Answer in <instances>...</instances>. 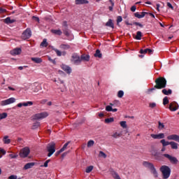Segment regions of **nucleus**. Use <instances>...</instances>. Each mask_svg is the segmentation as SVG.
<instances>
[{"label": "nucleus", "instance_id": "obj_1", "mask_svg": "<svg viewBox=\"0 0 179 179\" xmlns=\"http://www.w3.org/2000/svg\"><path fill=\"white\" fill-rule=\"evenodd\" d=\"M155 85L154 87L151 89H148V92H153V90H156V89L162 90L164 89L166 86H167V80L164 77H159L155 79Z\"/></svg>", "mask_w": 179, "mask_h": 179}, {"label": "nucleus", "instance_id": "obj_2", "mask_svg": "<svg viewBox=\"0 0 179 179\" xmlns=\"http://www.w3.org/2000/svg\"><path fill=\"white\" fill-rule=\"evenodd\" d=\"M143 166L145 167V169H148L152 173V174L154 176L155 178H157L159 177V174L157 173V171L156 170V168H155V165L152 164L151 162L144 161L143 162Z\"/></svg>", "mask_w": 179, "mask_h": 179}, {"label": "nucleus", "instance_id": "obj_3", "mask_svg": "<svg viewBox=\"0 0 179 179\" xmlns=\"http://www.w3.org/2000/svg\"><path fill=\"white\" fill-rule=\"evenodd\" d=\"M159 170L162 174L163 179H167L170 177V175L171 174V169L170 167L163 165L160 167Z\"/></svg>", "mask_w": 179, "mask_h": 179}, {"label": "nucleus", "instance_id": "obj_4", "mask_svg": "<svg viewBox=\"0 0 179 179\" xmlns=\"http://www.w3.org/2000/svg\"><path fill=\"white\" fill-rule=\"evenodd\" d=\"M46 150L48 152V157H51L55 153V143L52 142L48 144Z\"/></svg>", "mask_w": 179, "mask_h": 179}, {"label": "nucleus", "instance_id": "obj_5", "mask_svg": "<svg viewBox=\"0 0 179 179\" xmlns=\"http://www.w3.org/2000/svg\"><path fill=\"white\" fill-rule=\"evenodd\" d=\"M71 62L74 65H80L82 63V59H80V57L78 53H73L71 55Z\"/></svg>", "mask_w": 179, "mask_h": 179}, {"label": "nucleus", "instance_id": "obj_6", "mask_svg": "<svg viewBox=\"0 0 179 179\" xmlns=\"http://www.w3.org/2000/svg\"><path fill=\"white\" fill-rule=\"evenodd\" d=\"M162 156L166 157L171 164H178V159L176 157H173L169 154H163Z\"/></svg>", "mask_w": 179, "mask_h": 179}, {"label": "nucleus", "instance_id": "obj_7", "mask_svg": "<svg viewBox=\"0 0 179 179\" xmlns=\"http://www.w3.org/2000/svg\"><path fill=\"white\" fill-rule=\"evenodd\" d=\"M46 117H48V113L46 112L36 113L34 115L33 120H43V118H46Z\"/></svg>", "mask_w": 179, "mask_h": 179}, {"label": "nucleus", "instance_id": "obj_8", "mask_svg": "<svg viewBox=\"0 0 179 179\" xmlns=\"http://www.w3.org/2000/svg\"><path fill=\"white\" fill-rule=\"evenodd\" d=\"M30 37H31V29H30L29 28H27V29L22 33V38H23V40H27V39H29Z\"/></svg>", "mask_w": 179, "mask_h": 179}, {"label": "nucleus", "instance_id": "obj_9", "mask_svg": "<svg viewBox=\"0 0 179 179\" xmlns=\"http://www.w3.org/2000/svg\"><path fill=\"white\" fill-rule=\"evenodd\" d=\"M30 154V148L28 147L24 148L20 152V157H27Z\"/></svg>", "mask_w": 179, "mask_h": 179}, {"label": "nucleus", "instance_id": "obj_10", "mask_svg": "<svg viewBox=\"0 0 179 179\" xmlns=\"http://www.w3.org/2000/svg\"><path fill=\"white\" fill-rule=\"evenodd\" d=\"M16 101V99L11 97L10 99H6L4 101H2L1 103V106H8L9 104H12Z\"/></svg>", "mask_w": 179, "mask_h": 179}, {"label": "nucleus", "instance_id": "obj_11", "mask_svg": "<svg viewBox=\"0 0 179 179\" xmlns=\"http://www.w3.org/2000/svg\"><path fill=\"white\" fill-rule=\"evenodd\" d=\"M113 107H116L114 102L110 103V106H106V111H112V113H117L118 111V109L117 108H113Z\"/></svg>", "mask_w": 179, "mask_h": 179}, {"label": "nucleus", "instance_id": "obj_12", "mask_svg": "<svg viewBox=\"0 0 179 179\" xmlns=\"http://www.w3.org/2000/svg\"><path fill=\"white\" fill-rule=\"evenodd\" d=\"M166 138L168 141H175L176 142H178L179 143V136L177 134H171L168 136Z\"/></svg>", "mask_w": 179, "mask_h": 179}, {"label": "nucleus", "instance_id": "obj_13", "mask_svg": "<svg viewBox=\"0 0 179 179\" xmlns=\"http://www.w3.org/2000/svg\"><path fill=\"white\" fill-rule=\"evenodd\" d=\"M151 138L152 139H164V133H160L158 134H150Z\"/></svg>", "mask_w": 179, "mask_h": 179}, {"label": "nucleus", "instance_id": "obj_14", "mask_svg": "<svg viewBox=\"0 0 179 179\" xmlns=\"http://www.w3.org/2000/svg\"><path fill=\"white\" fill-rule=\"evenodd\" d=\"M62 69L64 71V72L67 73L69 75L72 72V69L69 66L62 64Z\"/></svg>", "mask_w": 179, "mask_h": 179}, {"label": "nucleus", "instance_id": "obj_15", "mask_svg": "<svg viewBox=\"0 0 179 179\" xmlns=\"http://www.w3.org/2000/svg\"><path fill=\"white\" fill-rule=\"evenodd\" d=\"M169 110L171 111H177L178 110V106L176 102H172L169 104Z\"/></svg>", "mask_w": 179, "mask_h": 179}, {"label": "nucleus", "instance_id": "obj_16", "mask_svg": "<svg viewBox=\"0 0 179 179\" xmlns=\"http://www.w3.org/2000/svg\"><path fill=\"white\" fill-rule=\"evenodd\" d=\"M11 55H19L22 54V49L21 48H15L10 51Z\"/></svg>", "mask_w": 179, "mask_h": 179}, {"label": "nucleus", "instance_id": "obj_17", "mask_svg": "<svg viewBox=\"0 0 179 179\" xmlns=\"http://www.w3.org/2000/svg\"><path fill=\"white\" fill-rule=\"evenodd\" d=\"M34 166H36L35 162H29L24 166L23 170H29V169L33 168Z\"/></svg>", "mask_w": 179, "mask_h": 179}, {"label": "nucleus", "instance_id": "obj_18", "mask_svg": "<svg viewBox=\"0 0 179 179\" xmlns=\"http://www.w3.org/2000/svg\"><path fill=\"white\" fill-rule=\"evenodd\" d=\"M147 12H142L141 14H139V13H134V16L135 17H137L138 19H142L143 17H145V16H146V15H148Z\"/></svg>", "mask_w": 179, "mask_h": 179}, {"label": "nucleus", "instance_id": "obj_19", "mask_svg": "<svg viewBox=\"0 0 179 179\" xmlns=\"http://www.w3.org/2000/svg\"><path fill=\"white\" fill-rule=\"evenodd\" d=\"M3 22L4 23H6V24H12V23H15L16 20L10 19V17H7L6 19L3 20Z\"/></svg>", "mask_w": 179, "mask_h": 179}, {"label": "nucleus", "instance_id": "obj_20", "mask_svg": "<svg viewBox=\"0 0 179 179\" xmlns=\"http://www.w3.org/2000/svg\"><path fill=\"white\" fill-rule=\"evenodd\" d=\"M80 58L81 61H85L86 62H89L90 61V56L89 55H82Z\"/></svg>", "mask_w": 179, "mask_h": 179}, {"label": "nucleus", "instance_id": "obj_21", "mask_svg": "<svg viewBox=\"0 0 179 179\" xmlns=\"http://www.w3.org/2000/svg\"><path fill=\"white\" fill-rule=\"evenodd\" d=\"M31 59L33 62H35V64H41V62H43V59L40 57H31Z\"/></svg>", "mask_w": 179, "mask_h": 179}, {"label": "nucleus", "instance_id": "obj_22", "mask_svg": "<svg viewBox=\"0 0 179 179\" xmlns=\"http://www.w3.org/2000/svg\"><path fill=\"white\" fill-rule=\"evenodd\" d=\"M86 3H89L87 0H76V5H85Z\"/></svg>", "mask_w": 179, "mask_h": 179}, {"label": "nucleus", "instance_id": "obj_23", "mask_svg": "<svg viewBox=\"0 0 179 179\" xmlns=\"http://www.w3.org/2000/svg\"><path fill=\"white\" fill-rule=\"evenodd\" d=\"M106 26L107 27H111V29H114V22H113V20L109 19L108 21L106 23Z\"/></svg>", "mask_w": 179, "mask_h": 179}, {"label": "nucleus", "instance_id": "obj_24", "mask_svg": "<svg viewBox=\"0 0 179 179\" xmlns=\"http://www.w3.org/2000/svg\"><path fill=\"white\" fill-rule=\"evenodd\" d=\"M171 149H174L177 150L178 149V143L174 142V141H171L170 144Z\"/></svg>", "mask_w": 179, "mask_h": 179}, {"label": "nucleus", "instance_id": "obj_25", "mask_svg": "<svg viewBox=\"0 0 179 179\" xmlns=\"http://www.w3.org/2000/svg\"><path fill=\"white\" fill-rule=\"evenodd\" d=\"M162 92L165 96H170V94L173 93V91L170 89H169L168 90L166 89H163Z\"/></svg>", "mask_w": 179, "mask_h": 179}, {"label": "nucleus", "instance_id": "obj_26", "mask_svg": "<svg viewBox=\"0 0 179 179\" xmlns=\"http://www.w3.org/2000/svg\"><path fill=\"white\" fill-rule=\"evenodd\" d=\"M51 33L56 34V36H61L62 34V31H61V29H52Z\"/></svg>", "mask_w": 179, "mask_h": 179}, {"label": "nucleus", "instance_id": "obj_27", "mask_svg": "<svg viewBox=\"0 0 179 179\" xmlns=\"http://www.w3.org/2000/svg\"><path fill=\"white\" fill-rule=\"evenodd\" d=\"M94 56L96 58H101L103 57V55L101 54V52H100V50L97 49L94 55Z\"/></svg>", "mask_w": 179, "mask_h": 179}, {"label": "nucleus", "instance_id": "obj_28", "mask_svg": "<svg viewBox=\"0 0 179 179\" xmlns=\"http://www.w3.org/2000/svg\"><path fill=\"white\" fill-rule=\"evenodd\" d=\"M160 143L162 144L163 148H166V146H169V145H170L171 141H166L165 139H162L160 141Z\"/></svg>", "mask_w": 179, "mask_h": 179}, {"label": "nucleus", "instance_id": "obj_29", "mask_svg": "<svg viewBox=\"0 0 179 179\" xmlns=\"http://www.w3.org/2000/svg\"><path fill=\"white\" fill-rule=\"evenodd\" d=\"M59 48L62 50H69V48H71V45L69 44H61Z\"/></svg>", "mask_w": 179, "mask_h": 179}, {"label": "nucleus", "instance_id": "obj_30", "mask_svg": "<svg viewBox=\"0 0 179 179\" xmlns=\"http://www.w3.org/2000/svg\"><path fill=\"white\" fill-rule=\"evenodd\" d=\"M136 40H142V32L141 31H138L136 32V36L134 37Z\"/></svg>", "mask_w": 179, "mask_h": 179}, {"label": "nucleus", "instance_id": "obj_31", "mask_svg": "<svg viewBox=\"0 0 179 179\" xmlns=\"http://www.w3.org/2000/svg\"><path fill=\"white\" fill-rule=\"evenodd\" d=\"M63 33L64 35L66 36V37H69L71 36V33L69 32V29H62Z\"/></svg>", "mask_w": 179, "mask_h": 179}, {"label": "nucleus", "instance_id": "obj_32", "mask_svg": "<svg viewBox=\"0 0 179 179\" xmlns=\"http://www.w3.org/2000/svg\"><path fill=\"white\" fill-rule=\"evenodd\" d=\"M111 122H114V117L105 119V124H111Z\"/></svg>", "mask_w": 179, "mask_h": 179}, {"label": "nucleus", "instance_id": "obj_33", "mask_svg": "<svg viewBox=\"0 0 179 179\" xmlns=\"http://www.w3.org/2000/svg\"><path fill=\"white\" fill-rule=\"evenodd\" d=\"M48 43L47 42V39L44 38L41 43V47H48Z\"/></svg>", "mask_w": 179, "mask_h": 179}, {"label": "nucleus", "instance_id": "obj_34", "mask_svg": "<svg viewBox=\"0 0 179 179\" xmlns=\"http://www.w3.org/2000/svg\"><path fill=\"white\" fill-rule=\"evenodd\" d=\"M40 127V122H34L32 125V129H37Z\"/></svg>", "mask_w": 179, "mask_h": 179}, {"label": "nucleus", "instance_id": "obj_35", "mask_svg": "<svg viewBox=\"0 0 179 179\" xmlns=\"http://www.w3.org/2000/svg\"><path fill=\"white\" fill-rule=\"evenodd\" d=\"M158 129L159 130L164 129V124L160 121L158 122Z\"/></svg>", "mask_w": 179, "mask_h": 179}, {"label": "nucleus", "instance_id": "obj_36", "mask_svg": "<svg viewBox=\"0 0 179 179\" xmlns=\"http://www.w3.org/2000/svg\"><path fill=\"white\" fill-rule=\"evenodd\" d=\"M120 126L122 127V128H123L124 129L127 128V122L126 121H122L120 122Z\"/></svg>", "mask_w": 179, "mask_h": 179}, {"label": "nucleus", "instance_id": "obj_37", "mask_svg": "<svg viewBox=\"0 0 179 179\" xmlns=\"http://www.w3.org/2000/svg\"><path fill=\"white\" fill-rule=\"evenodd\" d=\"M94 141L93 140H90L88 142H87V148H92V146H94Z\"/></svg>", "mask_w": 179, "mask_h": 179}, {"label": "nucleus", "instance_id": "obj_38", "mask_svg": "<svg viewBox=\"0 0 179 179\" xmlns=\"http://www.w3.org/2000/svg\"><path fill=\"white\" fill-rule=\"evenodd\" d=\"M27 106H33V101H27L22 103V106L27 107Z\"/></svg>", "mask_w": 179, "mask_h": 179}, {"label": "nucleus", "instance_id": "obj_39", "mask_svg": "<svg viewBox=\"0 0 179 179\" xmlns=\"http://www.w3.org/2000/svg\"><path fill=\"white\" fill-rule=\"evenodd\" d=\"M153 156L156 160H159L160 157V153H159L157 151H155V154H153Z\"/></svg>", "mask_w": 179, "mask_h": 179}, {"label": "nucleus", "instance_id": "obj_40", "mask_svg": "<svg viewBox=\"0 0 179 179\" xmlns=\"http://www.w3.org/2000/svg\"><path fill=\"white\" fill-rule=\"evenodd\" d=\"M117 97H119V99H122V97H124V91L122 90L118 91Z\"/></svg>", "mask_w": 179, "mask_h": 179}, {"label": "nucleus", "instance_id": "obj_41", "mask_svg": "<svg viewBox=\"0 0 179 179\" xmlns=\"http://www.w3.org/2000/svg\"><path fill=\"white\" fill-rule=\"evenodd\" d=\"M99 157H103V159H106L107 158V155H106V153H104V152L100 151Z\"/></svg>", "mask_w": 179, "mask_h": 179}, {"label": "nucleus", "instance_id": "obj_42", "mask_svg": "<svg viewBox=\"0 0 179 179\" xmlns=\"http://www.w3.org/2000/svg\"><path fill=\"white\" fill-rule=\"evenodd\" d=\"M53 51L56 52L57 57H61L62 55V52H61L58 49H53Z\"/></svg>", "mask_w": 179, "mask_h": 179}, {"label": "nucleus", "instance_id": "obj_43", "mask_svg": "<svg viewBox=\"0 0 179 179\" xmlns=\"http://www.w3.org/2000/svg\"><path fill=\"white\" fill-rule=\"evenodd\" d=\"M58 83H60V85H63V86L65 87V82L63 80H61V78H58L57 79V83L56 84L57 86H59V85H58Z\"/></svg>", "mask_w": 179, "mask_h": 179}, {"label": "nucleus", "instance_id": "obj_44", "mask_svg": "<svg viewBox=\"0 0 179 179\" xmlns=\"http://www.w3.org/2000/svg\"><path fill=\"white\" fill-rule=\"evenodd\" d=\"M3 139L4 143H6V145H9V143H10V139L8 138V136H5Z\"/></svg>", "mask_w": 179, "mask_h": 179}, {"label": "nucleus", "instance_id": "obj_45", "mask_svg": "<svg viewBox=\"0 0 179 179\" xmlns=\"http://www.w3.org/2000/svg\"><path fill=\"white\" fill-rule=\"evenodd\" d=\"M6 117H8V113H0V120H3L6 118Z\"/></svg>", "mask_w": 179, "mask_h": 179}, {"label": "nucleus", "instance_id": "obj_46", "mask_svg": "<svg viewBox=\"0 0 179 179\" xmlns=\"http://www.w3.org/2000/svg\"><path fill=\"white\" fill-rule=\"evenodd\" d=\"M122 134L121 133L115 132L112 135L113 138H120Z\"/></svg>", "mask_w": 179, "mask_h": 179}, {"label": "nucleus", "instance_id": "obj_47", "mask_svg": "<svg viewBox=\"0 0 179 179\" xmlns=\"http://www.w3.org/2000/svg\"><path fill=\"white\" fill-rule=\"evenodd\" d=\"M93 171V166H87L85 171V173H92Z\"/></svg>", "mask_w": 179, "mask_h": 179}, {"label": "nucleus", "instance_id": "obj_48", "mask_svg": "<svg viewBox=\"0 0 179 179\" xmlns=\"http://www.w3.org/2000/svg\"><path fill=\"white\" fill-rule=\"evenodd\" d=\"M169 97L167 96H165L164 99H163V104L164 106H166V104H169Z\"/></svg>", "mask_w": 179, "mask_h": 179}, {"label": "nucleus", "instance_id": "obj_49", "mask_svg": "<svg viewBox=\"0 0 179 179\" xmlns=\"http://www.w3.org/2000/svg\"><path fill=\"white\" fill-rule=\"evenodd\" d=\"M109 2H110L111 6L108 7V9L110 10V12H113V9L114 8V1H113V0H109Z\"/></svg>", "mask_w": 179, "mask_h": 179}, {"label": "nucleus", "instance_id": "obj_50", "mask_svg": "<svg viewBox=\"0 0 179 179\" xmlns=\"http://www.w3.org/2000/svg\"><path fill=\"white\" fill-rule=\"evenodd\" d=\"M51 162V159H48L44 162L43 165H41V167H48V163Z\"/></svg>", "mask_w": 179, "mask_h": 179}, {"label": "nucleus", "instance_id": "obj_51", "mask_svg": "<svg viewBox=\"0 0 179 179\" xmlns=\"http://www.w3.org/2000/svg\"><path fill=\"white\" fill-rule=\"evenodd\" d=\"M68 145H69V142L66 143L63 147L61 148V150L64 152L66 150V148H68Z\"/></svg>", "mask_w": 179, "mask_h": 179}, {"label": "nucleus", "instance_id": "obj_52", "mask_svg": "<svg viewBox=\"0 0 179 179\" xmlns=\"http://www.w3.org/2000/svg\"><path fill=\"white\" fill-rule=\"evenodd\" d=\"M62 29H68V22H66V21L63 22Z\"/></svg>", "mask_w": 179, "mask_h": 179}, {"label": "nucleus", "instance_id": "obj_53", "mask_svg": "<svg viewBox=\"0 0 179 179\" xmlns=\"http://www.w3.org/2000/svg\"><path fill=\"white\" fill-rule=\"evenodd\" d=\"M121 22H122V16H117V24H118V23H121Z\"/></svg>", "mask_w": 179, "mask_h": 179}, {"label": "nucleus", "instance_id": "obj_54", "mask_svg": "<svg viewBox=\"0 0 179 179\" xmlns=\"http://www.w3.org/2000/svg\"><path fill=\"white\" fill-rule=\"evenodd\" d=\"M140 54H148V48H146L145 50L141 49L140 50Z\"/></svg>", "mask_w": 179, "mask_h": 179}, {"label": "nucleus", "instance_id": "obj_55", "mask_svg": "<svg viewBox=\"0 0 179 179\" xmlns=\"http://www.w3.org/2000/svg\"><path fill=\"white\" fill-rule=\"evenodd\" d=\"M133 24H135V26H139V27H143V24H141L140 22H133Z\"/></svg>", "mask_w": 179, "mask_h": 179}, {"label": "nucleus", "instance_id": "obj_56", "mask_svg": "<svg viewBox=\"0 0 179 179\" xmlns=\"http://www.w3.org/2000/svg\"><path fill=\"white\" fill-rule=\"evenodd\" d=\"M48 61H50V62H52V64H56L55 59H52L50 57H48Z\"/></svg>", "mask_w": 179, "mask_h": 179}, {"label": "nucleus", "instance_id": "obj_57", "mask_svg": "<svg viewBox=\"0 0 179 179\" xmlns=\"http://www.w3.org/2000/svg\"><path fill=\"white\" fill-rule=\"evenodd\" d=\"M32 19L33 20H35V22H40V18H38V17L33 16Z\"/></svg>", "mask_w": 179, "mask_h": 179}, {"label": "nucleus", "instance_id": "obj_58", "mask_svg": "<svg viewBox=\"0 0 179 179\" xmlns=\"http://www.w3.org/2000/svg\"><path fill=\"white\" fill-rule=\"evenodd\" d=\"M8 179H17V176L15 175H11L8 177Z\"/></svg>", "mask_w": 179, "mask_h": 179}, {"label": "nucleus", "instance_id": "obj_59", "mask_svg": "<svg viewBox=\"0 0 179 179\" xmlns=\"http://www.w3.org/2000/svg\"><path fill=\"white\" fill-rule=\"evenodd\" d=\"M62 152H64L62 149H60L59 151H57L55 153V156H59V155H61V153H62Z\"/></svg>", "mask_w": 179, "mask_h": 179}, {"label": "nucleus", "instance_id": "obj_60", "mask_svg": "<svg viewBox=\"0 0 179 179\" xmlns=\"http://www.w3.org/2000/svg\"><path fill=\"white\" fill-rule=\"evenodd\" d=\"M167 6H169L171 9H172V10H174V7L173 6V5H171V3L168 2L167 3Z\"/></svg>", "mask_w": 179, "mask_h": 179}, {"label": "nucleus", "instance_id": "obj_61", "mask_svg": "<svg viewBox=\"0 0 179 179\" xmlns=\"http://www.w3.org/2000/svg\"><path fill=\"white\" fill-rule=\"evenodd\" d=\"M149 107H150L151 108H155V107H156V103H150Z\"/></svg>", "mask_w": 179, "mask_h": 179}, {"label": "nucleus", "instance_id": "obj_62", "mask_svg": "<svg viewBox=\"0 0 179 179\" xmlns=\"http://www.w3.org/2000/svg\"><path fill=\"white\" fill-rule=\"evenodd\" d=\"M130 10L131 12H135V10H136V6H132L130 8Z\"/></svg>", "mask_w": 179, "mask_h": 179}, {"label": "nucleus", "instance_id": "obj_63", "mask_svg": "<svg viewBox=\"0 0 179 179\" xmlns=\"http://www.w3.org/2000/svg\"><path fill=\"white\" fill-rule=\"evenodd\" d=\"M6 9L0 8V13H6Z\"/></svg>", "mask_w": 179, "mask_h": 179}, {"label": "nucleus", "instance_id": "obj_64", "mask_svg": "<svg viewBox=\"0 0 179 179\" xmlns=\"http://www.w3.org/2000/svg\"><path fill=\"white\" fill-rule=\"evenodd\" d=\"M113 103H115V106H119V104H120V101L115 100V101H113Z\"/></svg>", "mask_w": 179, "mask_h": 179}]
</instances>
